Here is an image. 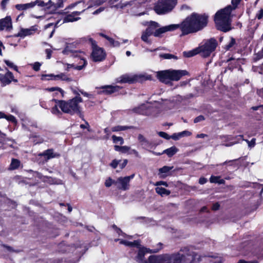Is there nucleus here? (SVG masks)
Listing matches in <instances>:
<instances>
[{
  "label": "nucleus",
  "instance_id": "obj_3",
  "mask_svg": "<svg viewBox=\"0 0 263 263\" xmlns=\"http://www.w3.org/2000/svg\"><path fill=\"white\" fill-rule=\"evenodd\" d=\"M188 74V72L185 70L168 69L157 72L156 77L162 83L171 85L172 81H178L183 76Z\"/></svg>",
  "mask_w": 263,
  "mask_h": 263
},
{
  "label": "nucleus",
  "instance_id": "obj_5",
  "mask_svg": "<svg viewBox=\"0 0 263 263\" xmlns=\"http://www.w3.org/2000/svg\"><path fill=\"white\" fill-rule=\"evenodd\" d=\"M184 257V255L181 252L171 254L154 255L149 256V263H182Z\"/></svg>",
  "mask_w": 263,
  "mask_h": 263
},
{
  "label": "nucleus",
  "instance_id": "obj_41",
  "mask_svg": "<svg viewBox=\"0 0 263 263\" xmlns=\"http://www.w3.org/2000/svg\"><path fill=\"white\" fill-rule=\"evenodd\" d=\"M132 128V127L131 126L118 125V126H116L112 127L111 128V131L113 132H119V131L125 130L127 129H130Z\"/></svg>",
  "mask_w": 263,
  "mask_h": 263
},
{
  "label": "nucleus",
  "instance_id": "obj_58",
  "mask_svg": "<svg viewBox=\"0 0 263 263\" xmlns=\"http://www.w3.org/2000/svg\"><path fill=\"white\" fill-rule=\"evenodd\" d=\"M204 120V117L203 116L200 115L195 118L194 122V123H198Z\"/></svg>",
  "mask_w": 263,
  "mask_h": 263
},
{
  "label": "nucleus",
  "instance_id": "obj_56",
  "mask_svg": "<svg viewBox=\"0 0 263 263\" xmlns=\"http://www.w3.org/2000/svg\"><path fill=\"white\" fill-rule=\"evenodd\" d=\"M256 18L261 20L263 17V9H260L256 14Z\"/></svg>",
  "mask_w": 263,
  "mask_h": 263
},
{
  "label": "nucleus",
  "instance_id": "obj_18",
  "mask_svg": "<svg viewBox=\"0 0 263 263\" xmlns=\"http://www.w3.org/2000/svg\"><path fill=\"white\" fill-rule=\"evenodd\" d=\"M12 29V20L10 16L0 20V30L10 31Z\"/></svg>",
  "mask_w": 263,
  "mask_h": 263
},
{
  "label": "nucleus",
  "instance_id": "obj_46",
  "mask_svg": "<svg viewBox=\"0 0 263 263\" xmlns=\"http://www.w3.org/2000/svg\"><path fill=\"white\" fill-rule=\"evenodd\" d=\"M4 62L7 65V66H8L11 68L13 69L16 71L18 72L17 67L16 65H15L13 62L7 60H4Z\"/></svg>",
  "mask_w": 263,
  "mask_h": 263
},
{
  "label": "nucleus",
  "instance_id": "obj_28",
  "mask_svg": "<svg viewBox=\"0 0 263 263\" xmlns=\"http://www.w3.org/2000/svg\"><path fill=\"white\" fill-rule=\"evenodd\" d=\"M64 81L66 82H70L72 79L66 73H60L58 74H55L54 81Z\"/></svg>",
  "mask_w": 263,
  "mask_h": 263
},
{
  "label": "nucleus",
  "instance_id": "obj_44",
  "mask_svg": "<svg viewBox=\"0 0 263 263\" xmlns=\"http://www.w3.org/2000/svg\"><path fill=\"white\" fill-rule=\"evenodd\" d=\"M112 228L114 229V230L116 231L117 233L118 234L119 236L121 235L125 237H127L129 238H132V236L127 235L126 234L124 233L120 229L118 228L116 225L114 224L112 226Z\"/></svg>",
  "mask_w": 263,
  "mask_h": 263
},
{
  "label": "nucleus",
  "instance_id": "obj_8",
  "mask_svg": "<svg viewBox=\"0 0 263 263\" xmlns=\"http://www.w3.org/2000/svg\"><path fill=\"white\" fill-rule=\"evenodd\" d=\"M217 45V41L214 38L205 40L202 45L198 47L201 56L204 58L209 57L215 51Z\"/></svg>",
  "mask_w": 263,
  "mask_h": 263
},
{
  "label": "nucleus",
  "instance_id": "obj_10",
  "mask_svg": "<svg viewBox=\"0 0 263 263\" xmlns=\"http://www.w3.org/2000/svg\"><path fill=\"white\" fill-rule=\"evenodd\" d=\"M179 252H181L185 256L184 260L182 262L186 263H201L203 260H210V258L208 257L201 256L197 254L190 251L187 248L181 249Z\"/></svg>",
  "mask_w": 263,
  "mask_h": 263
},
{
  "label": "nucleus",
  "instance_id": "obj_22",
  "mask_svg": "<svg viewBox=\"0 0 263 263\" xmlns=\"http://www.w3.org/2000/svg\"><path fill=\"white\" fill-rule=\"evenodd\" d=\"M138 140L143 148L149 150L153 147L152 142L147 140L142 135H138Z\"/></svg>",
  "mask_w": 263,
  "mask_h": 263
},
{
  "label": "nucleus",
  "instance_id": "obj_61",
  "mask_svg": "<svg viewBox=\"0 0 263 263\" xmlns=\"http://www.w3.org/2000/svg\"><path fill=\"white\" fill-rule=\"evenodd\" d=\"M104 10V7H100L99 8H98V9H97L96 11H95L94 12H93L92 14L93 15H97V14H98L99 13H101V12H102L103 10Z\"/></svg>",
  "mask_w": 263,
  "mask_h": 263
},
{
  "label": "nucleus",
  "instance_id": "obj_59",
  "mask_svg": "<svg viewBox=\"0 0 263 263\" xmlns=\"http://www.w3.org/2000/svg\"><path fill=\"white\" fill-rule=\"evenodd\" d=\"M191 135V133L187 131V130H184L182 132L180 133V135H181V137H185V136H189Z\"/></svg>",
  "mask_w": 263,
  "mask_h": 263
},
{
  "label": "nucleus",
  "instance_id": "obj_64",
  "mask_svg": "<svg viewBox=\"0 0 263 263\" xmlns=\"http://www.w3.org/2000/svg\"><path fill=\"white\" fill-rule=\"evenodd\" d=\"M9 0H3L1 3V6L3 9H5Z\"/></svg>",
  "mask_w": 263,
  "mask_h": 263
},
{
  "label": "nucleus",
  "instance_id": "obj_19",
  "mask_svg": "<svg viewBox=\"0 0 263 263\" xmlns=\"http://www.w3.org/2000/svg\"><path fill=\"white\" fill-rule=\"evenodd\" d=\"M39 156L44 157L45 160L48 161V160L52 158H59L61 155L59 153L54 152V150L51 148L48 149L42 153H40Z\"/></svg>",
  "mask_w": 263,
  "mask_h": 263
},
{
  "label": "nucleus",
  "instance_id": "obj_17",
  "mask_svg": "<svg viewBox=\"0 0 263 263\" xmlns=\"http://www.w3.org/2000/svg\"><path fill=\"white\" fill-rule=\"evenodd\" d=\"M37 30V27L36 26H33L30 28L27 29L22 28L20 31L14 36L15 37H21V38H24L27 35L33 34Z\"/></svg>",
  "mask_w": 263,
  "mask_h": 263
},
{
  "label": "nucleus",
  "instance_id": "obj_6",
  "mask_svg": "<svg viewBox=\"0 0 263 263\" xmlns=\"http://www.w3.org/2000/svg\"><path fill=\"white\" fill-rule=\"evenodd\" d=\"M146 24L148 27L146 29H149V31L156 37H161L162 34L175 30L179 27L178 25L171 24L157 29L159 27V25L158 23L154 21L147 22Z\"/></svg>",
  "mask_w": 263,
  "mask_h": 263
},
{
  "label": "nucleus",
  "instance_id": "obj_27",
  "mask_svg": "<svg viewBox=\"0 0 263 263\" xmlns=\"http://www.w3.org/2000/svg\"><path fill=\"white\" fill-rule=\"evenodd\" d=\"M30 139L32 140L35 144H40L44 141V139L35 133H32L29 135Z\"/></svg>",
  "mask_w": 263,
  "mask_h": 263
},
{
  "label": "nucleus",
  "instance_id": "obj_13",
  "mask_svg": "<svg viewBox=\"0 0 263 263\" xmlns=\"http://www.w3.org/2000/svg\"><path fill=\"white\" fill-rule=\"evenodd\" d=\"M52 2L51 0L48 1V3H45L42 0H36L34 2L24 4H17L15 8L18 10H24L30 8L34 7L35 5L41 7H49L51 5Z\"/></svg>",
  "mask_w": 263,
  "mask_h": 263
},
{
  "label": "nucleus",
  "instance_id": "obj_20",
  "mask_svg": "<svg viewBox=\"0 0 263 263\" xmlns=\"http://www.w3.org/2000/svg\"><path fill=\"white\" fill-rule=\"evenodd\" d=\"M84 11L85 9L81 11H73L71 13L67 15L64 17L63 23L73 22L79 20L80 17L78 16Z\"/></svg>",
  "mask_w": 263,
  "mask_h": 263
},
{
  "label": "nucleus",
  "instance_id": "obj_60",
  "mask_svg": "<svg viewBox=\"0 0 263 263\" xmlns=\"http://www.w3.org/2000/svg\"><path fill=\"white\" fill-rule=\"evenodd\" d=\"M33 176L35 177H37V178L41 179L42 181L43 180V177H44L45 176H43L41 173L37 172H34V174H33Z\"/></svg>",
  "mask_w": 263,
  "mask_h": 263
},
{
  "label": "nucleus",
  "instance_id": "obj_55",
  "mask_svg": "<svg viewBox=\"0 0 263 263\" xmlns=\"http://www.w3.org/2000/svg\"><path fill=\"white\" fill-rule=\"evenodd\" d=\"M120 161V160H117L116 159H114L110 163V165L113 168H116L117 167L118 165L119 164Z\"/></svg>",
  "mask_w": 263,
  "mask_h": 263
},
{
  "label": "nucleus",
  "instance_id": "obj_47",
  "mask_svg": "<svg viewBox=\"0 0 263 263\" xmlns=\"http://www.w3.org/2000/svg\"><path fill=\"white\" fill-rule=\"evenodd\" d=\"M235 44L236 41L235 39L233 37H231L230 42L225 46L224 49L227 50H229L231 49L232 47L234 46Z\"/></svg>",
  "mask_w": 263,
  "mask_h": 263
},
{
  "label": "nucleus",
  "instance_id": "obj_2",
  "mask_svg": "<svg viewBox=\"0 0 263 263\" xmlns=\"http://www.w3.org/2000/svg\"><path fill=\"white\" fill-rule=\"evenodd\" d=\"M241 1L231 0L232 5H229L216 12L214 21L217 29L225 32L231 30V12L237 8Z\"/></svg>",
  "mask_w": 263,
  "mask_h": 263
},
{
  "label": "nucleus",
  "instance_id": "obj_50",
  "mask_svg": "<svg viewBox=\"0 0 263 263\" xmlns=\"http://www.w3.org/2000/svg\"><path fill=\"white\" fill-rule=\"evenodd\" d=\"M54 106H53L51 109V112L55 115H61V112L59 110V109L58 108V103H55Z\"/></svg>",
  "mask_w": 263,
  "mask_h": 263
},
{
  "label": "nucleus",
  "instance_id": "obj_54",
  "mask_svg": "<svg viewBox=\"0 0 263 263\" xmlns=\"http://www.w3.org/2000/svg\"><path fill=\"white\" fill-rule=\"evenodd\" d=\"M41 64L39 62H35L32 64V68L34 71H37L40 70Z\"/></svg>",
  "mask_w": 263,
  "mask_h": 263
},
{
  "label": "nucleus",
  "instance_id": "obj_24",
  "mask_svg": "<svg viewBox=\"0 0 263 263\" xmlns=\"http://www.w3.org/2000/svg\"><path fill=\"white\" fill-rule=\"evenodd\" d=\"M118 82L121 83H135L134 74H126L121 76Z\"/></svg>",
  "mask_w": 263,
  "mask_h": 263
},
{
  "label": "nucleus",
  "instance_id": "obj_49",
  "mask_svg": "<svg viewBox=\"0 0 263 263\" xmlns=\"http://www.w3.org/2000/svg\"><path fill=\"white\" fill-rule=\"evenodd\" d=\"M116 181L112 179L110 177L107 178L105 182V185L107 187H109L112 184L116 185Z\"/></svg>",
  "mask_w": 263,
  "mask_h": 263
},
{
  "label": "nucleus",
  "instance_id": "obj_39",
  "mask_svg": "<svg viewBox=\"0 0 263 263\" xmlns=\"http://www.w3.org/2000/svg\"><path fill=\"white\" fill-rule=\"evenodd\" d=\"M210 182L212 183H215L218 184H223L224 183V180L223 179H221L220 176H212L210 179Z\"/></svg>",
  "mask_w": 263,
  "mask_h": 263
},
{
  "label": "nucleus",
  "instance_id": "obj_9",
  "mask_svg": "<svg viewBox=\"0 0 263 263\" xmlns=\"http://www.w3.org/2000/svg\"><path fill=\"white\" fill-rule=\"evenodd\" d=\"M70 45H67L63 50V53L65 54H71V55L74 57H79L83 64L82 65L75 66L73 64H67V69H68L71 67H73L74 69L78 70H82L87 64L86 60L83 57V55L84 54V52L81 51L72 50L70 49Z\"/></svg>",
  "mask_w": 263,
  "mask_h": 263
},
{
  "label": "nucleus",
  "instance_id": "obj_35",
  "mask_svg": "<svg viewBox=\"0 0 263 263\" xmlns=\"http://www.w3.org/2000/svg\"><path fill=\"white\" fill-rule=\"evenodd\" d=\"M155 190L156 193L161 196H167L171 193V192L169 190L162 187H156Z\"/></svg>",
  "mask_w": 263,
  "mask_h": 263
},
{
  "label": "nucleus",
  "instance_id": "obj_16",
  "mask_svg": "<svg viewBox=\"0 0 263 263\" xmlns=\"http://www.w3.org/2000/svg\"><path fill=\"white\" fill-rule=\"evenodd\" d=\"M154 110L153 107L149 103L143 104L140 106L135 107L133 109V111L136 113H138L144 115H151Z\"/></svg>",
  "mask_w": 263,
  "mask_h": 263
},
{
  "label": "nucleus",
  "instance_id": "obj_34",
  "mask_svg": "<svg viewBox=\"0 0 263 263\" xmlns=\"http://www.w3.org/2000/svg\"><path fill=\"white\" fill-rule=\"evenodd\" d=\"M120 243L121 245H124L126 246H129V247H134L136 246L137 247H139L140 246V242L138 240H135L133 242L128 241L125 240H120Z\"/></svg>",
  "mask_w": 263,
  "mask_h": 263
},
{
  "label": "nucleus",
  "instance_id": "obj_42",
  "mask_svg": "<svg viewBox=\"0 0 263 263\" xmlns=\"http://www.w3.org/2000/svg\"><path fill=\"white\" fill-rule=\"evenodd\" d=\"M160 57L163 58L164 59H172L177 60L178 59V58L175 55L170 54V53H162L159 55Z\"/></svg>",
  "mask_w": 263,
  "mask_h": 263
},
{
  "label": "nucleus",
  "instance_id": "obj_23",
  "mask_svg": "<svg viewBox=\"0 0 263 263\" xmlns=\"http://www.w3.org/2000/svg\"><path fill=\"white\" fill-rule=\"evenodd\" d=\"M22 126L25 129L30 132H32L34 128H40L37 126V123L34 121L25 120L22 124Z\"/></svg>",
  "mask_w": 263,
  "mask_h": 263
},
{
  "label": "nucleus",
  "instance_id": "obj_4",
  "mask_svg": "<svg viewBox=\"0 0 263 263\" xmlns=\"http://www.w3.org/2000/svg\"><path fill=\"white\" fill-rule=\"evenodd\" d=\"M51 101L58 103L59 107L64 113L73 115L79 111L80 108L79 103L82 102L83 100L80 96H76L67 101L55 99H52Z\"/></svg>",
  "mask_w": 263,
  "mask_h": 263
},
{
  "label": "nucleus",
  "instance_id": "obj_48",
  "mask_svg": "<svg viewBox=\"0 0 263 263\" xmlns=\"http://www.w3.org/2000/svg\"><path fill=\"white\" fill-rule=\"evenodd\" d=\"M55 74H43L41 77L42 80H54Z\"/></svg>",
  "mask_w": 263,
  "mask_h": 263
},
{
  "label": "nucleus",
  "instance_id": "obj_32",
  "mask_svg": "<svg viewBox=\"0 0 263 263\" xmlns=\"http://www.w3.org/2000/svg\"><path fill=\"white\" fill-rule=\"evenodd\" d=\"M198 53L200 54L199 48L198 47L190 51H184L183 52V55L186 58H191Z\"/></svg>",
  "mask_w": 263,
  "mask_h": 263
},
{
  "label": "nucleus",
  "instance_id": "obj_37",
  "mask_svg": "<svg viewBox=\"0 0 263 263\" xmlns=\"http://www.w3.org/2000/svg\"><path fill=\"white\" fill-rule=\"evenodd\" d=\"M47 90L50 92L55 91L56 95H58L59 94H60L61 97H64V91L60 87H52L48 88Z\"/></svg>",
  "mask_w": 263,
  "mask_h": 263
},
{
  "label": "nucleus",
  "instance_id": "obj_38",
  "mask_svg": "<svg viewBox=\"0 0 263 263\" xmlns=\"http://www.w3.org/2000/svg\"><path fill=\"white\" fill-rule=\"evenodd\" d=\"M236 138L240 140H245L248 143L249 147L252 148L255 145L256 139L255 138H253L251 141H249L248 140L243 139L242 135H238L236 137Z\"/></svg>",
  "mask_w": 263,
  "mask_h": 263
},
{
  "label": "nucleus",
  "instance_id": "obj_25",
  "mask_svg": "<svg viewBox=\"0 0 263 263\" xmlns=\"http://www.w3.org/2000/svg\"><path fill=\"white\" fill-rule=\"evenodd\" d=\"M153 34L149 31V29H146L143 31L141 35V40L148 44H151L152 41L149 39V37Z\"/></svg>",
  "mask_w": 263,
  "mask_h": 263
},
{
  "label": "nucleus",
  "instance_id": "obj_1",
  "mask_svg": "<svg viewBox=\"0 0 263 263\" xmlns=\"http://www.w3.org/2000/svg\"><path fill=\"white\" fill-rule=\"evenodd\" d=\"M208 24V16L193 13L180 24H178L182 35L195 33L203 29Z\"/></svg>",
  "mask_w": 263,
  "mask_h": 263
},
{
  "label": "nucleus",
  "instance_id": "obj_14",
  "mask_svg": "<svg viewBox=\"0 0 263 263\" xmlns=\"http://www.w3.org/2000/svg\"><path fill=\"white\" fill-rule=\"evenodd\" d=\"M135 174L124 177H119L116 181V185L119 190L126 191L129 189V182L134 178Z\"/></svg>",
  "mask_w": 263,
  "mask_h": 263
},
{
  "label": "nucleus",
  "instance_id": "obj_11",
  "mask_svg": "<svg viewBox=\"0 0 263 263\" xmlns=\"http://www.w3.org/2000/svg\"><path fill=\"white\" fill-rule=\"evenodd\" d=\"M163 244L159 242L156 247L152 249H147L145 248H140L135 257V259L138 263H149V257L147 260L144 259V256L146 253H157L162 248Z\"/></svg>",
  "mask_w": 263,
  "mask_h": 263
},
{
  "label": "nucleus",
  "instance_id": "obj_57",
  "mask_svg": "<svg viewBox=\"0 0 263 263\" xmlns=\"http://www.w3.org/2000/svg\"><path fill=\"white\" fill-rule=\"evenodd\" d=\"M181 138L182 137L181 135H180V133H175L171 136V138L173 139L174 140H178Z\"/></svg>",
  "mask_w": 263,
  "mask_h": 263
},
{
  "label": "nucleus",
  "instance_id": "obj_51",
  "mask_svg": "<svg viewBox=\"0 0 263 263\" xmlns=\"http://www.w3.org/2000/svg\"><path fill=\"white\" fill-rule=\"evenodd\" d=\"M127 154L128 155H134L136 157H138V158L140 157L138 152L135 149H132L130 146H129V149L128 151Z\"/></svg>",
  "mask_w": 263,
  "mask_h": 263
},
{
  "label": "nucleus",
  "instance_id": "obj_30",
  "mask_svg": "<svg viewBox=\"0 0 263 263\" xmlns=\"http://www.w3.org/2000/svg\"><path fill=\"white\" fill-rule=\"evenodd\" d=\"M100 35L101 36L104 37L105 39H106L109 42L110 45L112 47H119L121 44L120 42H119L118 41H115L112 38L108 36H107L103 33H100Z\"/></svg>",
  "mask_w": 263,
  "mask_h": 263
},
{
  "label": "nucleus",
  "instance_id": "obj_63",
  "mask_svg": "<svg viewBox=\"0 0 263 263\" xmlns=\"http://www.w3.org/2000/svg\"><path fill=\"white\" fill-rule=\"evenodd\" d=\"M163 185L165 186H167V183L166 182H164L163 181H158L155 183L156 186H158V185Z\"/></svg>",
  "mask_w": 263,
  "mask_h": 263
},
{
  "label": "nucleus",
  "instance_id": "obj_21",
  "mask_svg": "<svg viewBox=\"0 0 263 263\" xmlns=\"http://www.w3.org/2000/svg\"><path fill=\"white\" fill-rule=\"evenodd\" d=\"M100 88L102 89V90L100 91V93L109 95L118 91L121 87L117 85H104L102 86Z\"/></svg>",
  "mask_w": 263,
  "mask_h": 263
},
{
  "label": "nucleus",
  "instance_id": "obj_52",
  "mask_svg": "<svg viewBox=\"0 0 263 263\" xmlns=\"http://www.w3.org/2000/svg\"><path fill=\"white\" fill-rule=\"evenodd\" d=\"M7 120L11 122L12 123H13L14 124L17 123V120L16 118L12 115H10L8 116L6 115V117L5 118Z\"/></svg>",
  "mask_w": 263,
  "mask_h": 263
},
{
  "label": "nucleus",
  "instance_id": "obj_36",
  "mask_svg": "<svg viewBox=\"0 0 263 263\" xmlns=\"http://www.w3.org/2000/svg\"><path fill=\"white\" fill-rule=\"evenodd\" d=\"M173 168V166H164L159 170V174L163 175V177L167 176L168 174Z\"/></svg>",
  "mask_w": 263,
  "mask_h": 263
},
{
  "label": "nucleus",
  "instance_id": "obj_26",
  "mask_svg": "<svg viewBox=\"0 0 263 263\" xmlns=\"http://www.w3.org/2000/svg\"><path fill=\"white\" fill-rule=\"evenodd\" d=\"M42 181L44 182L48 183L50 184H61V180L46 176H45L44 177H43Z\"/></svg>",
  "mask_w": 263,
  "mask_h": 263
},
{
  "label": "nucleus",
  "instance_id": "obj_7",
  "mask_svg": "<svg viewBox=\"0 0 263 263\" xmlns=\"http://www.w3.org/2000/svg\"><path fill=\"white\" fill-rule=\"evenodd\" d=\"M177 3V0H159L154 7L158 14H164L171 12Z\"/></svg>",
  "mask_w": 263,
  "mask_h": 263
},
{
  "label": "nucleus",
  "instance_id": "obj_33",
  "mask_svg": "<svg viewBox=\"0 0 263 263\" xmlns=\"http://www.w3.org/2000/svg\"><path fill=\"white\" fill-rule=\"evenodd\" d=\"M114 149L116 151L119 152L122 154H128V151L129 149V146H119L115 145L114 146Z\"/></svg>",
  "mask_w": 263,
  "mask_h": 263
},
{
  "label": "nucleus",
  "instance_id": "obj_15",
  "mask_svg": "<svg viewBox=\"0 0 263 263\" xmlns=\"http://www.w3.org/2000/svg\"><path fill=\"white\" fill-rule=\"evenodd\" d=\"M6 70L7 71L5 74L0 73V82L2 87L10 84L12 81L17 82V80L14 78L13 73L7 68Z\"/></svg>",
  "mask_w": 263,
  "mask_h": 263
},
{
  "label": "nucleus",
  "instance_id": "obj_12",
  "mask_svg": "<svg viewBox=\"0 0 263 263\" xmlns=\"http://www.w3.org/2000/svg\"><path fill=\"white\" fill-rule=\"evenodd\" d=\"M91 43L92 51L91 57L95 62H100L105 59L106 53L103 48L97 46L96 42L92 39H89Z\"/></svg>",
  "mask_w": 263,
  "mask_h": 263
},
{
  "label": "nucleus",
  "instance_id": "obj_53",
  "mask_svg": "<svg viewBox=\"0 0 263 263\" xmlns=\"http://www.w3.org/2000/svg\"><path fill=\"white\" fill-rule=\"evenodd\" d=\"M158 135L160 137L167 140H168L171 138V136H170L167 133L163 132H159L158 133Z\"/></svg>",
  "mask_w": 263,
  "mask_h": 263
},
{
  "label": "nucleus",
  "instance_id": "obj_45",
  "mask_svg": "<svg viewBox=\"0 0 263 263\" xmlns=\"http://www.w3.org/2000/svg\"><path fill=\"white\" fill-rule=\"evenodd\" d=\"M112 139L114 143H118L120 145H122L124 143V139L121 137H117L115 135H113L112 136Z\"/></svg>",
  "mask_w": 263,
  "mask_h": 263
},
{
  "label": "nucleus",
  "instance_id": "obj_43",
  "mask_svg": "<svg viewBox=\"0 0 263 263\" xmlns=\"http://www.w3.org/2000/svg\"><path fill=\"white\" fill-rule=\"evenodd\" d=\"M20 165V161L16 159H12L10 164V168L15 170Z\"/></svg>",
  "mask_w": 263,
  "mask_h": 263
},
{
  "label": "nucleus",
  "instance_id": "obj_31",
  "mask_svg": "<svg viewBox=\"0 0 263 263\" xmlns=\"http://www.w3.org/2000/svg\"><path fill=\"white\" fill-rule=\"evenodd\" d=\"M178 151V149L175 146H173L164 150L162 154H166L169 157H171L174 155Z\"/></svg>",
  "mask_w": 263,
  "mask_h": 263
},
{
  "label": "nucleus",
  "instance_id": "obj_29",
  "mask_svg": "<svg viewBox=\"0 0 263 263\" xmlns=\"http://www.w3.org/2000/svg\"><path fill=\"white\" fill-rule=\"evenodd\" d=\"M135 83L137 82H142L144 80H149L151 77L146 74H134Z\"/></svg>",
  "mask_w": 263,
  "mask_h": 263
},
{
  "label": "nucleus",
  "instance_id": "obj_62",
  "mask_svg": "<svg viewBox=\"0 0 263 263\" xmlns=\"http://www.w3.org/2000/svg\"><path fill=\"white\" fill-rule=\"evenodd\" d=\"M79 92L83 95L84 96L87 97L88 98H90L92 95L91 94H89L86 92L82 90H79Z\"/></svg>",
  "mask_w": 263,
  "mask_h": 263
},
{
  "label": "nucleus",
  "instance_id": "obj_40",
  "mask_svg": "<svg viewBox=\"0 0 263 263\" xmlns=\"http://www.w3.org/2000/svg\"><path fill=\"white\" fill-rule=\"evenodd\" d=\"M203 257H208L210 258L209 263H221V258L216 255L212 256H203Z\"/></svg>",
  "mask_w": 263,
  "mask_h": 263
}]
</instances>
